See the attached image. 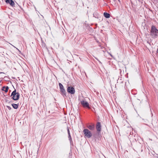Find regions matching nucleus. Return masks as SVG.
Listing matches in <instances>:
<instances>
[{"mask_svg": "<svg viewBox=\"0 0 158 158\" xmlns=\"http://www.w3.org/2000/svg\"><path fill=\"white\" fill-rule=\"evenodd\" d=\"M83 132L85 135L88 138H90L92 136V133L88 129H85L83 130Z\"/></svg>", "mask_w": 158, "mask_h": 158, "instance_id": "nucleus-4", "label": "nucleus"}, {"mask_svg": "<svg viewBox=\"0 0 158 158\" xmlns=\"http://www.w3.org/2000/svg\"><path fill=\"white\" fill-rule=\"evenodd\" d=\"M1 73L4 74V73L3 72H0V74H1Z\"/></svg>", "mask_w": 158, "mask_h": 158, "instance_id": "nucleus-19", "label": "nucleus"}, {"mask_svg": "<svg viewBox=\"0 0 158 158\" xmlns=\"http://www.w3.org/2000/svg\"><path fill=\"white\" fill-rule=\"evenodd\" d=\"M7 106V108L9 110H11V107L10 106Z\"/></svg>", "mask_w": 158, "mask_h": 158, "instance_id": "nucleus-16", "label": "nucleus"}, {"mask_svg": "<svg viewBox=\"0 0 158 158\" xmlns=\"http://www.w3.org/2000/svg\"><path fill=\"white\" fill-rule=\"evenodd\" d=\"M68 138H69V139L70 141V143H71L72 142V139L71 138L70 134H68Z\"/></svg>", "mask_w": 158, "mask_h": 158, "instance_id": "nucleus-13", "label": "nucleus"}, {"mask_svg": "<svg viewBox=\"0 0 158 158\" xmlns=\"http://www.w3.org/2000/svg\"><path fill=\"white\" fill-rule=\"evenodd\" d=\"M93 15L94 17H95V18H98V14L97 12L94 13L93 14Z\"/></svg>", "mask_w": 158, "mask_h": 158, "instance_id": "nucleus-14", "label": "nucleus"}, {"mask_svg": "<svg viewBox=\"0 0 158 158\" xmlns=\"http://www.w3.org/2000/svg\"><path fill=\"white\" fill-rule=\"evenodd\" d=\"M95 59H96L97 60H98V58H97L95 57Z\"/></svg>", "mask_w": 158, "mask_h": 158, "instance_id": "nucleus-20", "label": "nucleus"}, {"mask_svg": "<svg viewBox=\"0 0 158 158\" xmlns=\"http://www.w3.org/2000/svg\"><path fill=\"white\" fill-rule=\"evenodd\" d=\"M81 103L84 107H87L90 108L89 103L85 100L81 101Z\"/></svg>", "mask_w": 158, "mask_h": 158, "instance_id": "nucleus-6", "label": "nucleus"}, {"mask_svg": "<svg viewBox=\"0 0 158 158\" xmlns=\"http://www.w3.org/2000/svg\"><path fill=\"white\" fill-rule=\"evenodd\" d=\"M8 89H9V87L8 86H4L2 87V90H3V91H4L6 93L8 92Z\"/></svg>", "mask_w": 158, "mask_h": 158, "instance_id": "nucleus-10", "label": "nucleus"}, {"mask_svg": "<svg viewBox=\"0 0 158 158\" xmlns=\"http://www.w3.org/2000/svg\"><path fill=\"white\" fill-rule=\"evenodd\" d=\"M6 2L7 4H9L12 6H14L15 3L12 0H6Z\"/></svg>", "mask_w": 158, "mask_h": 158, "instance_id": "nucleus-8", "label": "nucleus"}, {"mask_svg": "<svg viewBox=\"0 0 158 158\" xmlns=\"http://www.w3.org/2000/svg\"><path fill=\"white\" fill-rule=\"evenodd\" d=\"M96 128L98 131H101V123L98 122L97 123L96 125Z\"/></svg>", "mask_w": 158, "mask_h": 158, "instance_id": "nucleus-7", "label": "nucleus"}, {"mask_svg": "<svg viewBox=\"0 0 158 158\" xmlns=\"http://www.w3.org/2000/svg\"><path fill=\"white\" fill-rule=\"evenodd\" d=\"M12 97L11 98L14 100L16 101L19 98L20 94L18 92H16V90L15 89L11 93L10 97Z\"/></svg>", "mask_w": 158, "mask_h": 158, "instance_id": "nucleus-2", "label": "nucleus"}, {"mask_svg": "<svg viewBox=\"0 0 158 158\" xmlns=\"http://www.w3.org/2000/svg\"><path fill=\"white\" fill-rule=\"evenodd\" d=\"M156 52L158 53V48L157 49Z\"/></svg>", "mask_w": 158, "mask_h": 158, "instance_id": "nucleus-18", "label": "nucleus"}, {"mask_svg": "<svg viewBox=\"0 0 158 158\" xmlns=\"http://www.w3.org/2000/svg\"><path fill=\"white\" fill-rule=\"evenodd\" d=\"M118 1L119 2H120V0H118Z\"/></svg>", "mask_w": 158, "mask_h": 158, "instance_id": "nucleus-21", "label": "nucleus"}, {"mask_svg": "<svg viewBox=\"0 0 158 158\" xmlns=\"http://www.w3.org/2000/svg\"><path fill=\"white\" fill-rule=\"evenodd\" d=\"M67 92L72 94H75V91L74 88L72 86H69L67 88Z\"/></svg>", "mask_w": 158, "mask_h": 158, "instance_id": "nucleus-5", "label": "nucleus"}, {"mask_svg": "<svg viewBox=\"0 0 158 158\" xmlns=\"http://www.w3.org/2000/svg\"><path fill=\"white\" fill-rule=\"evenodd\" d=\"M87 127L90 130L93 131L95 129V126L94 124H91L87 126Z\"/></svg>", "mask_w": 158, "mask_h": 158, "instance_id": "nucleus-9", "label": "nucleus"}, {"mask_svg": "<svg viewBox=\"0 0 158 158\" xmlns=\"http://www.w3.org/2000/svg\"><path fill=\"white\" fill-rule=\"evenodd\" d=\"M4 77L3 76H2V75L1 77H0V78H3L2 77Z\"/></svg>", "mask_w": 158, "mask_h": 158, "instance_id": "nucleus-17", "label": "nucleus"}, {"mask_svg": "<svg viewBox=\"0 0 158 158\" xmlns=\"http://www.w3.org/2000/svg\"><path fill=\"white\" fill-rule=\"evenodd\" d=\"M60 88V92L61 95L64 97H66V92L63 85L61 83L59 84Z\"/></svg>", "mask_w": 158, "mask_h": 158, "instance_id": "nucleus-3", "label": "nucleus"}, {"mask_svg": "<svg viewBox=\"0 0 158 158\" xmlns=\"http://www.w3.org/2000/svg\"><path fill=\"white\" fill-rule=\"evenodd\" d=\"M150 35L153 38H156L158 35V30L154 26L151 27Z\"/></svg>", "mask_w": 158, "mask_h": 158, "instance_id": "nucleus-1", "label": "nucleus"}, {"mask_svg": "<svg viewBox=\"0 0 158 158\" xmlns=\"http://www.w3.org/2000/svg\"><path fill=\"white\" fill-rule=\"evenodd\" d=\"M11 105L13 106V108L15 109H17L18 108V105L17 104H12Z\"/></svg>", "mask_w": 158, "mask_h": 158, "instance_id": "nucleus-12", "label": "nucleus"}, {"mask_svg": "<svg viewBox=\"0 0 158 158\" xmlns=\"http://www.w3.org/2000/svg\"><path fill=\"white\" fill-rule=\"evenodd\" d=\"M114 1H115V0H113Z\"/></svg>", "mask_w": 158, "mask_h": 158, "instance_id": "nucleus-22", "label": "nucleus"}, {"mask_svg": "<svg viewBox=\"0 0 158 158\" xmlns=\"http://www.w3.org/2000/svg\"><path fill=\"white\" fill-rule=\"evenodd\" d=\"M104 15L106 18H109L110 16V14L107 12H104Z\"/></svg>", "mask_w": 158, "mask_h": 158, "instance_id": "nucleus-11", "label": "nucleus"}, {"mask_svg": "<svg viewBox=\"0 0 158 158\" xmlns=\"http://www.w3.org/2000/svg\"><path fill=\"white\" fill-rule=\"evenodd\" d=\"M67 131H68V134H70L68 127H67Z\"/></svg>", "mask_w": 158, "mask_h": 158, "instance_id": "nucleus-15", "label": "nucleus"}]
</instances>
